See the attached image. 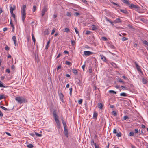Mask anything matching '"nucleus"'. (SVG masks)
I'll return each instance as SVG.
<instances>
[{
	"label": "nucleus",
	"mask_w": 148,
	"mask_h": 148,
	"mask_svg": "<svg viewBox=\"0 0 148 148\" xmlns=\"http://www.w3.org/2000/svg\"><path fill=\"white\" fill-rule=\"evenodd\" d=\"M55 31H56V29L54 28H53V29L52 30V32L51 33V35L53 34L54 33Z\"/></svg>",
	"instance_id": "nucleus-50"
},
{
	"label": "nucleus",
	"mask_w": 148,
	"mask_h": 148,
	"mask_svg": "<svg viewBox=\"0 0 148 148\" xmlns=\"http://www.w3.org/2000/svg\"><path fill=\"white\" fill-rule=\"evenodd\" d=\"M75 31L76 34H78V35H79V32L77 30V28H75Z\"/></svg>",
	"instance_id": "nucleus-54"
},
{
	"label": "nucleus",
	"mask_w": 148,
	"mask_h": 148,
	"mask_svg": "<svg viewBox=\"0 0 148 148\" xmlns=\"http://www.w3.org/2000/svg\"><path fill=\"white\" fill-rule=\"evenodd\" d=\"M47 8L46 6H45L42 11V16L43 17L45 13L47 10Z\"/></svg>",
	"instance_id": "nucleus-7"
},
{
	"label": "nucleus",
	"mask_w": 148,
	"mask_h": 148,
	"mask_svg": "<svg viewBox=\"0 0 148 148\" xmlns=\"http://www.w3.org/2000/svg\"><path fill=\"white\" fill-rule=\"evenodd\" d=\"M127 119H129V117L127 116H125L123 117V119L124 120H125Z\"/></svg>",
	"instance_id": "nucleus-52"
},
{
	"label": "nucleus",
	"mask_w": 148,
	"mask_h": 148,
	"mask_svg": "<svg viewBox=\"0 0 148 148\" xmlns=\"http://www.w3.org/2000/svg\"><path fill=\"white\" fill-rule=\"evenodd\" d=\"M101 39L103 40L106 41L108 40V39L107 38L105 37H103L101 38Z\"/></svg>",
	"instance_id": "nucleus-34"
},
{
	"label": "nucleus",
	"mask_w": 148,
	"mask_h": 148,
	"mask_svg": "<svg viewBox=\"0 0 148 148\" xmlns=\"http://www.w3.org/2000/svg\"><path fill=\"white\" fill-rule=\"evenodd\" d=\"M108 92L110 93H114L115 94H116V92L113 90H110Z\"/></svg>",
	"instance_id": "nucleus-25"
},
{
	"label": "nucleus",
	"mask_w": 148,
	"mask_h": 148,
	"mask_svg": "<svg viewBox=\"0 0 148 148\" xmlns=\"http://www.w3.org/2000/svg\"><path fill=\"white\" fill-rule=\"evenodd\" d=\"M2 105V103H1V105ZM1 108L3 110H4L5 111H6L7 110V109L5 107H4L3 106H1Z\"/></svg>",
	"instance_id": "nucleus-29"
},
{
	"label": "nucleus",
	"mask_w": 148,
	"mask_h": 148,
	"mask_svg": "<svg viewBox=\"0 0 148 148\" xmlns=\"http://www.w3.org/2000/svg\"><path fill=\"white\" fill-rule=\"evenodd\" d=\"M50 43V41L49 40V41H48L47 42L46 46L45 47V49H47L49 47V45Z\"/></svg>",
	"instance_id": "nucleus-20"
},
{
	"label": "nucleus",
	"mask_w": 148,
	"mask_h": 148,
	"mask_svg": "<svg viewBox=\"0 0 148 148\" xmlns=\"http://www.w3.org/2000/svg\"><path fill=\"white\" fill-rule=\"evenodd\" d=\"M130 136H132L134 135V133L133 132H130L129 134Z\"/></svg>",
	"instance_id": "nucleus-47"
},
{
	"label": "nucleus",
	"mask_w": 148,
	"mask_h": 148,
	"mask_svg": "<svg viewBox=\"0 0 148 148\" xmlns=\"http://www.w3.org/2000/svg\"><path fill=\"white\" fill-rule=\"evenodd\" d=\"M9 48L7 46L5 48V49L6 51H8L9 50Z\"/></svg>",
	"instance_id": "nucleus-57"
},
{
	"label": "nucleus",
	"mask_w": 148,
	"mask_h": 148,
	"mask_svg": "<svg viewBox=\"0 0 148 148\" xmlns=\"http://www.w3.org/2000/svg\"><path fill=\"white\" fill-rule=\"evenodd\" d=\"M27 147L29 148H32L33 147V145L32 144H29L27 145Z\"/></svg>",
	"instance_id": "nucleus-33"
},
{
	"label": "nucleus",
	"mask_w": 148,
	"mask_h": 148,
	"mask_svg": "<svg viewBox=\"0 0 148 148\" xmlns=\"http://www.w3.org/2000/svg\"><path fill=\"white\" fill-rule=\"evenodd\" d=\"M36 10V7L35 5H34L33 6V12H35Z\"/></svg>",
	"instance_id": "nucleus-37"
},
{
	"label": "nucleus",
	"mask_w": 148,
	"mask_h": 148,
	"mask_svg": "<svg viewBox=\"0 0 148 148\" xmlns=\"http://www.w3.org/2000/svg\"><path fill=\"white\" fill-rule=\"evenodd\" d=\"M121 1L123 3H125L126 4L128 5H130V3L127 0H121Z\"/></svg>",
	"instance_id": "nucleus-16"
},
{
	"label": "nucleus",
	"mask_w": 148,
	"mask_h": 148,
	"mask_svg": "<svg viewBox=\"0 0 148 148\" xmlns=\"http://www.w3.org/2000/svg\"><path fill=\"white\" fill-rule=\"evenodd\" d=\"M26 7V6L25 5H23L22 7V8L21 10V11H26L25 10V8Z\"/></svg>",
	"instance_id": "nucleus-28"
},
{
	"label": "nucleus",
	"mask_w": 148,
	"mask_h": 148,
	"mask_svg": "<svg viewBox=\"0 0 148 148\" xmlns=\"http://www.w3.org/2000/svg\"><path fill=\"white\" fill-rule=\"evenodd\" d=\"M6 72L8 73H10V70L8 69H7L6 70Z\"/></svg>",
	"instance_id": "nucleus-63"
},
{
	"label": "nucleus",
	"mask_w": 148,
	"mask_h": 148,
	"mask_svg": "<svg viewBox=\"0 0 148 148\" xmlns=\"http://www.w3.org/2000/svg\"><path fill=\"white\" fill-rule=\"evenodd\" d=\"M98 115V114L96 112H94L93 115V118L94 119H95L97 118V116Z\"/></svg>",
	"instance_id": "nucleus-15"
},
{
	"label": "nucleus",
	"mask_w": 148,
	"mask_h": 148,
	"mask_svg": "<svg viewBox=\"0 0 148 148\" xmlns=\"http://www.w3.org/2000/svg\"><path fill=\"white\" fill-rule=\"evenodd\" d=\"M5 96L4 94H1V99L5 98Z\"/></svg>",
	"instance_id": "nucleus-36"
},
{
	"label": "nucleus",
	"mask_w": 148,
	"mask_h": 148,
	"mask_svg": "<svg viewBox=\"0 0 148 148\" xmlns=\"http://www.w3.org/2000/svg\"><path fill=\"white\" fill-rule=\"evenodd\" d=\"M92 30H95L97 29V28L96 27L95 25H93V27L92 28Z\"/></svg>",
	"instance_id": "nucleus-41"
},
{
	"label": "nucleus",
	"mask_w": 148,
	"mask_h": 148,
	"mask_svg": "<svg viewBox=\"0 0 148 148\" xmlns=\"http://www.w3.org/2000/svg\"><path fill=\"white\" fill-rule=\"evenodd\" d=\"M112 114L114 116H116L117 115V113L115 111H113L112 112Z\"/></svg>",
	"instance_id": "nucleus-45"
},
{
	"label": "nucleus",
	"mask_w": 148,
	"mask_h": 148,
	"mask_svg": "<svg viewBox=\"0 0 148 148\" xmlns=\"http://www.w3.org/2000/svg\"><path fill=\"white\" fill-rule=\"evenodd\" d=\"M59 96L60 99L62 101L64 98L63 95L62 93H60L59 94Z\"/></svg>",
	"instance_id": "nucleus-14"
},
{
	"label": "nucleus",
	"mask_w": 148,
	"mask_h": 148,
	"mask_svg": "<svg viewBox=\"0 0 148 148\" xmlns=\"http://www.w3.org/2000/svg\"><path fill=\"white\" fill-rule=\"evenodd\" d=\"M91 32L89 31H87L86 32V35H88L90 34Z\"/></svg>",
	"instance_id": "nucleus-48"
},
{
	"label": "nucleus",
	"mask_w": 148,
	"mask_h": 148,
	"mask_svg": "<svg viewBox=\"0 0 148 148\" xmlns=\"http://www.w3.org/2000/svg\"><path fill=\"white\" fill-rule=\"evenodd\" d=\"M56 123L58 128H60V123L59 121L57 122H56Z\"/></svg>",
	"instance_id": "nucleus-26"
},
{
	"label": "nucleus",
	"mask_w": 148,
	"mask_h": 148,
	"mask_svg": "<svg viewBox=\"0 0 148 148\" xmlns=\"http://www.w3.org/2000/svg\"><path fill=\"white\" fill-rule=\"evenodd\" d=\"M32 40L33 41V42L34 43V44H35L36 40L35 39V37H34L33 34H32Z\"/></svg>",
	"instance_id": "nucleus-24"
},
{
	"label": "nucleus",
	"mask_w": 148,
	"mask_h": 148,
	"mask_svg": "<svg viewBox=\"0 0 148 148\" xmlns=\"http://www.w3.org/2000/svg\"><path fill=\"white\" fill-rule=\"evenodd\" d=\"M69 90H70V96H71L72 95V88H71L69 89Z\"/></svg>",
	"instance_id": "nucleus-42"
},
{
	"label": "nucleus",
	"mask_w": 148,
	"mask_h": 148,
	"mask_svg": "<svg viewBox=\"0 0 148 148\" xmlns=\"http://www.w3.org/2000/svg\"><path fill=\"white\" fill-rule=\"evenodd\" d=\"M142 81L143 83L144 84H146L147 82L146 79L144 78H142Z\"/></svg>",
	"instance_id": "nucleus-17"
},
{
	"label": "nucleus",
	"mask_w": 148,
	"mask_h": 148,
	"mask_svg": "<svg viewBox=\"0 0 148 148\" xmlns=\"http://www.w3.org/2000/svg\"><path fill=\"white\" fill-rule=\"evenodd\" d=\"M85 65H82V69H83V70L84 71V68H85Z\"/></svg>",
	"instance_id": "nucleus-64"
},
{
	"label": "nucleus",
	"mask_w": 148,
	"mask_h": 148,
	"mask_svg": "<svg viewBox=\"0 0 148 148\" xmlns=\"http://www.w3.org/2000/svg\"><path fill=\"white\" fill-rule=\"evenodd\" d=\"M16 9V6L15 5H13V7L11 6L10 8V13H12L13 11Z\"/></svg>",
	"instance_id": "nucleus-9"
},
{
	"label": "nucleus",
	"mask_w": 148,
	"mask_h": 148,
	"mask_svg": "<svg viewBox=\"0 0 148 148\" xmlns=\"http://www.w3.org/2000/svg\"><path fill=\"white\" fill-rule=\"evenodd\" d=\"M75 14L76 16H79L80 15L79 13L78 12H75Z\"/></svg>",
	"instance_id": "nucleus-58"
},
{
	"label": "nucleus",
	"mask_w": 148,
	"mask_h": 148,
	"mask_svg": "<svg viewBox=\"0 0 148 148\" xmlns=\"http://www.w3.org/2000/svg\"><path fill=\"white\" fill-rule=\"evenodd\" d=\"M35 134L36 136L38 137H41L42 136L41 134L35 132Z\"/></svg>",
	"instance_id": "nucleus-39"
},
{
	"label": "nucleus",
	"mask_w": 148,
	"mask_h": 148,
	"mask_svg": "<svg viewBox=\"0 0 148 148\" xmlns=\"http://www.w3.org/2000/svg\"><path fill=\"white\" fill-rule=\"evenodd\" d=\"M65 64L69 66H71V63L69 61H66L65 62Z\"/></svg>",
	"instance_id": "nucleus-27"
},
{
	"label": "nucleus",
	"mask_w": 148,
	"mask_h": 148,
	"mask_svg": "<svg viewBox=\"0 0 148 148\" xmlns=\"http://www.w3.org/2000/svg\"><path fill=\"white\" fill-rule=\"evenodd\" d=\"M106 21L108 22H110V23H112V21H111L110 19H108V18L106 17Z\"/></svg>",
	"instance_id": "nucleus-46"
},
{
	"label": "nucleus",
	"mask_w": 148,
	"mask_h": 148,
	"mask_svg": "<svg viewBox=\"0 0 148 148\" xmlns=\"http://www.w3.org/2000/svg\"><path fill=\"white\" fill-rule=\"evenodd\" d=\"M53 115L56 122L59 121L58 117L56 111V110H54L53 111Z\"/></svg>",
	"instance_id": "nucleus-5"
},
{
	"label": "nucleus",
	"mask_w": 148,
	"mask_h": 148,
	"mask_svg": "<svg viewBox=\"0 0 148 148\" xmlns=\"http://www.w3.org/2000/svg\"><path fill=\"white\" fill-rule=\"evenodd\" d=\"M121 22V21L119 18H118L113 21V23H119Z\"/></svg>",
	"instance_id": "nucleus-11"
},
{
	"label": "nucleus",
	"mask_w": 148,
	"mask_h": 148,
	"mask_svg": "<svg viewBox=\"0 0 148 148\" xmlns=\"http://www.w3.org/2000/svg\"><path fill=\"white\" fill-rule=\"evenodd\" d=\"M91 145L92 146L94 145L95 146V145H97L95 143L93 139H92L91 141Z\"/></svg>",
	"instance_id": "nucleus-23"
},
{
	"label": "nucleus",
	"mask_w": 148,
	"mask_h": 148,
	"mask_svg": "<svg viewBox=\"0 0 148 148\" xmlns=\"http://www.w3.org/2000/svg\"><path fill=\"white\" fill-rule=\"evenodd\" d=\"M120 11L126 14H128V12L125 9H121Z\"/></svg>",
	"instance_id": "nucleus-13"
},
{
	"label": "nucleus",
	"mask_w": 148,
	"mask_h": 148,
	"mask_svg": "<svg viewBox=\"0 0 148 148\" xmlns=\"http://www.w3.org/2000/svg\"><path fill=\"white\" fill-rule=\"evenodd\" d=\"M129 6L132 9H138L139 8L138 6L132 4H130Z\"/></svg>",
	"instance_id": "nucleus-6"
},
{
	"label": "nucleus",
	"mask_w": 148,
	"mask_h": 148,
	"mask_svg": "<svg viewBox=\"0 0 148 148\" xmlns=\"http://www.w3.org/2000/svg\"><path fill=\"white\" fill-rule=\"evenodd\" d=\"M61 68V65H59V66H58L57 68V70H58L60 69Z\"/></svg>",
	"instance_id": "nucleus-55"
},
{
	"label": "nucleus",
	"mask_w": 148,
	"mask_h": 148,
	"mask_svg": "<svg viewBox=\"0 0 148 148\" xmlns=\"http://www.w3.org/2000/svg\"><path fill=\"white\" fill-rule=\"evenodd\" d=\"M112 4H113L114 5L117 6H119V5L118 4H117V3H116L114 2H112Z\"/></svg>",
	"instance_id": "nucleus-56"
},
{
	"label": "nucleus",
	"mask_w": 148,
	"mask_h": 148,
	"mask_svg": "<svg viewBox=\"0 0 148 148\" xmlns=\"http://www.w3.org/2000/svg\"><path fill=\"white\" fill-rule=\"evenodd\" d=\"M73 73L75 74H77V71L76 69H72Z\"/></svg>",
	"instance_id": "nucleus-22"
},
{
	"label": "nucleus",
	"mask_w": 148,
	"mask_h": 148,
	"mask_svg": "<svg viewBox=\"0 0 148 148\" xmlns=\"http://www.w3.org/2000/svg\"><path fill=\"white\" fill-rule=\"evenodd\" d=\"M133 47H134L136 48L137 47V44L136 43L134 44Z\"/></svg>",
	"instance_id": "nucleus-59"
},
{
	"label": "nucleus",
	"mask_w": 148,
	"mask_h": 148,
	"mask_svg": "<svg viewBox=\"0 0 148 148\" xmlns=\"http://www.w3.org/2000/svg\"><path fill=\"white\" fill-rule=\"evenodd\" d=\"M135 64L136 65V67L139 73V74L140 75H143V73L140 68V66H139L136 62L135 63Z\"/></svg>",
	"instance_id": "nucleus-3"
},
{
	"label": "nucleus",
	"mask_w": 148,
	"mask_h": 148,
	"mask_svg": "<svg viewBox=\"0 0 148 148\" xmlns=\"http://www.w3.org/2000/svg\"><path fill=\"white\" fill-rule=\"evenodd\" d=\"M7 86L1 81V87L6 88Z\"/></svg>",
	"instance_id": "nucleus-18"
},
{
	"label": "nucleus",
	"mask_w": 148,
	"mask_h": 148,
	"mask_svg": "<svg viewBox=\"0 0 148 148\" xmlns=\"http://www.w3.org/2000/svg\"><path fill=\"white\" fill-rule=\"evenodd\" d=\"M22 20L23 22L26 17V11H21Z\"/></svg>",
	"instance_id": "nucleus-4"
},
{
	"label": "nucleus",
	"mask_w": 148,
	"mask_h": 148,
	"mask_svg": "<svg viewBox=\"0 0 148 148\" xmlns=\"http://www.w3.org/2000/svg\"><path fill=\"white\" fill-rule=\"evenodd\" d=\"M118 80L119 82H122V83L124 84L125 83L124 81H122V80L120 78H118Z\"/></svg>",
	"instance_id": "nucleus-38"
},
{
	"label": "nucleus",
	"mask_w": 148,
	"mask_h": 148,
	"mask_svg": "<svg viewBox=\"0 0 148 148\" xmlns=\"http://www.w3.org/2000/svg\"><path fill=\"white\" fill-rule=\"evenodd\" d=\"M116 129H114V130H113V133L114 134H116V133L117 132H116Z\"/></svg>",
	"instance_id": "nucleus-60"
},
{
	"label": "nucleus",
	"mask_w": 148,
	"mask_h": 148,
	"mask_svg": "<svg viewBox=\"0 0 148 148\" xmlns=\"http://www.w3.org/2000/svg\"><path fill=\"white\" fill-rule=\"evenodd\" d=\"M138 129H136L134 130V133L135 134L138 133Z\"/></svg>",
	"instance_id": "nucleus-51"
},
{
	"label": "nucleus",
	"mask_w": 148,
	"mask_h": 148,
	"mask_svg": "<svg viewBox=\"0 0 148 148\" xmlns=\"http://www.w3.org/2000/svg\"><path fill=\"white\" fill-rule=\"evenodd\" d=\"M61 120L64 127V135L67 138H68V137L69 133L67 129V125L65 120V119L62 117Z\"/></svg>",
	"instance_id": "nucleus-1"
},
{
	"label": "nucleus",
	"mask_w": 148,
	"mask_h": 148,
	"mask_svg": "<svg viewBox=\"0 0 148 148\" xmlns=\"http://www.w3.org/2000/svg\"><path fill=\"white\" fill-rule=\"evenodd\" d=\"M72 13L71 12H67L66 15L68 16H71Z\"/></svg>",
	"instance_id": "nucleus-40"
},
{
	"label": "nucleus",
	"mask_w": 148,
	"mask_h": 148,
	"mask_svg": "<svg viewBox=\"0 0 148 148\" xmlns=\"http://www.w3.org/2000/svg\"><path fill=\"white\" fill-rule=\"evenodd\" d=\"M143 42L144 44H145L147 46H148V42H147V41L144 40L143 41Z\"/></svg>",
	"instance_id": "nucleus-32"
},
{
	"label": "nucleus",
	"mask_w": 148,
	"mask_h": 148,
	"mask_svg": "<svg viewBox=\"0 0 148 148\" xmlns=\"http://www.w3.org/2000/svg\"><path fill=\"white\" fill-rule=\"evenodd\" d=\"M98 107L100 109H102L103 107L102 104L101 103H98Z\"/></svg>",
	"instance_id": "nucleus-19"
},
{
	"label": "nucleus",
	"mask_w": 148,
	"mask_h": 148,
	"mask_svg": "<svg viewBox=\"0 0 148 148\" xmlns=\"http://www.w3.org/2000/svg\"><path fill=\"white\" fill-rule=\"evenodd\" d=\"M12 39L13 41L14 42L15 45V46H16L17 44L16 43V37L15 36H13L12 37Z\"/></svg>",
	"instance_id": "nucleus-12"
},
{
	"label": "nucleus",
	"mask_w": 148,
	"mask_h": 148,
	"mask_svg": "<svg viewBox=\"0 0 148 148\" xmlns=\"http://www.w3.org/2000/svg\"><path fill=\"white\" fill-rule=\"evenodd\" d=\"M115 87L117 89H119L120 88V86L119 85H116L115 86Z\"/></svg>",
	"instance_id": "nucleus-62"
},
{
	"label": "nucleus",
	"mask_w": 148,
	"mask_h": 148,
	"mask_svg": "<svg viewBox=\"0 0 148 148\" xmlns=\"http://www.w3.org/2000/svg\"><path fill=\"white\" fill-rule=\"evenodd\" d=\"M82 2L86 4H87L88 3H87V1L86 0H82Z\"/></svg>",
	"instance_id": "nucleus-53"
},
{
	"label": "nucleus",
	"mask_w": 148,
	"mask_h": 148,
	"mask_svg": "<svg viewBox=\"0 0 148 148\" xmlns=\"http://www.w3.org/2000/svg\"><path fill=\"white\" fill-rule=\"evenodd\" d=\"M100 56L101 57V59L102 60L105 62H106L107 60L105 56H104L103 55L101 54L100 55Z\"/></svg>",
	"instance_id": "nucleus-10"
},
{
	"label": "nucleus",
	"mask_w": 148,
	"mask_h": 148,
	"mask_svg": "<svg viewBox=\"0 0 148 148\" xmlns=\"http://www.w3.org/2000/svg\"><path fill=\"white\" fill-rule=\"evenodd\" d=\"M71 45L72 46H73V45H75V43L74 40H71Z\"/></svg>",
	"instance_id": "nucleus-49"
},
{
	"label": "nucleus",
	"mask_w": 148,
	"mask_h": 148,
	"mask_svg": "<svg viewBox=\"0 0 148 148\" xmlns=\"http://www.w3.org/2000/svg\"><path fill=\"white\" fill-rule=\"evenodd\" d=\"M116 134V135L118 137H120L121 136V132H119V133L117 132Z\"/></svg>",
	"instance_id": "nucleus-30"
},
{
	"label": "nucleus",
	"mask_w": 148,
	"mask_h": 148,
	"mask_svg": "<svg viewBox=\"0 0 148 148\" xmlns=\"http://www.w3.org/2000/svg\"><path fill=\"white\" fill-rule=\"evenodd\" d=\"M15 99L18 103L21 104L23 103H25L27 102V100L26 98L21 97H16Z\"/></svg>",
	"instance_id": "nucleus-2"
},
{
	"label": "nucleus",
	"mask_w": 148,
	"mask_h": 148,
	"mask_svg": "<svg viewBox=\"0 0 148 148\" xmlns=\"http://www.w3.org/2000/svg\"><path fill=\"white\" fill-rule=\"evenodd\" d=\"M128 39V38H127L125 37H123V38H122V40L123 41H124L127 40Z\"/></svg>",
	"instance_id": "nucleus-43"
},
{
	"label": "nucleus",
	"mask_w": 148,
	"mask_h": 148,
	"mask_svg": "<svg viewBox=\"0 0 148 148\" xmlns=\"http://www.w3.org/2000/svg\"><path fill=\"white\" fill-rule=\"evenodd\" d=\"M83 100L82 99H80L78 101V103L79 104H81L82 103V102Z\"/></svg>",
	"instance_id": "nucleus-44"
},
{
	"label": "nucleus",
	"mask_w": 148,
	"mask_h": 148,
	"mask_svg": "<svg viewBox=\"0 0 148 148\" xmlns=\"http://www.w3.org/2000/svg\"><path fill=\"white\" fill-rule=\"evenodd\" d=\"M120 95L121 96H127L126 94L125 93H122L120 94Z\"/></svg>",
	"instance_id": "nucleus-35"
},
{
	"label": "nucleus",
	"mask_w": 148,
	"mask_h": 148,
	"mask_svg": "<svg viewBox=\"0 0 148 148\" xmlns=\"http://www.w3.org/2000/svg\"><path fill=\"white\" fill-rule=\"evenodd\" d=\"M11 14L12 16L14 18V20L15 21H16V17H15V14L14 13H13V12L12 13H11Z\"/></svg>",
	"instance_id": "nucleus-31"
},
{
	"label": "nucleus",
	"mask_w": 148,
	"mask_h": 148,
	"mask_svg": "<svg viewBox=\"0 0 148 148\" xmlns=\"http://www.w3.org/2000/svg\"><path fill=\"white\" fill-rule=\"evenodd\" d=\"M64 32H70V29L68 28H65L64 29Z\"/></svg>",
	"instance_id": "nucleus-21"
},
{
	"label": "nucleus",
	"mask_w": 148,
	"mask_h": 148,
	"mask_svg": "<svg viewBox=\"0 0 148 148\" xmlns=\"http://www.w3.org/2000/svg\"><path fill=\"white\" fill-rule=\"evenodd\" d=\"M92 54V52L89 51H84V54L87 56L90 55Z\"/></svg>",
	"instance_id": "nucleus-8"
},
{
	"label": "nucleus",
	"mask_w": 148,
	"mask_h": 148,
	"mask_svg": "<svg viewBox=\"0 0 148 148\" xmlns=\"http://www.w3.org/2000/svg\"><path fill=\"white\" fill-rule=\"evenodd\" d=\"M64 53L65 54H69V52L68 51H66V50H65V51H64Z\"/></svg>",
	"instance_id": "nucleus-61"
}]
</instances>
